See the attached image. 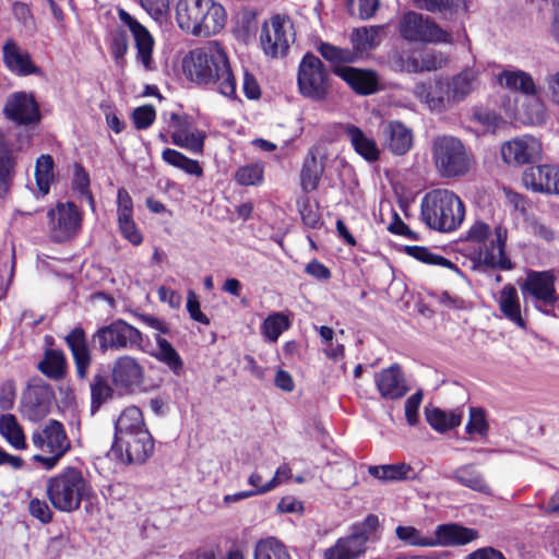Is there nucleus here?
Segmentation results:
<instances>
[{
    "instance_id": "obj_11",
    "label": "nucleus",
    "mask_w": 559,
    "mask_h": 559,
    "mask_svg": "<svg viewBox=\"0 0 559 559\" xmlns=\"http://www.w3.org/2000/svg\"><path fill=\"white\" fill-rule=\"evenodd\" d=\"M556 280L552 270H530L521 285L523 295L531 297L535 302V308L547 316L554 314L552 308L559 300L555 287Z\"/></svg>"
},
{
    "instance_id": "obj_18",
    "label": "nucleus",
    "mask_w": 559,
    "mask_h": 559,
    "mask_svg": "<svg viewBox=\"0 0 559 559\" xmlns=\"http://www.w3.org/2000/svg\"><path fill=\"white\" fill-rule=\"evenodd\" d=\"M118 16L132 34L136 48L138 61L142 63L145 70L152 71L154 69L152 53L155 43L152 34L126 10L119 9Z\"/></svg>"
},
{
    "instance_id": "obj_48",
    "label": "nucleus",
    "mask_w": 559,
    "mask_h": 559,
    "mask_svg": "<svg viewBox=\"0 0 559 559\" xmlns=\"http://www.w3.org/2000/svg\"><path fill=\"white\" fill-rule=\"evenodd\" d=\"M263 164L253 163L239 167L234 175V179L240 186H259L263 181Z\"/></svg>"
},
{
    "instance_id": "obj_58",
    "label": "nucleus",
    "mask_w": 559,
    "mask_h": 559,
    "mask_svg": "<svg viewBox=\"0 0 559 559\" xmlns=\"http://www.w3.org/2000/svg\"><path fill=\"white\" fill-rule=\"evenodd\" d=\"M204 138L205 135L202 131L192 129L189 133L182 136L181 140L177 136L178 141L175 139V145L185 147L193 153H201L204 145Z\"/></svg>"
},
{
    "instance_id": "obj_53",
    "label": "nucleus",
    "mask_w": 559,
    "mask_h": 559,
    "mask_svg": "<svg viewBox=\"0 0 559 559\" xmlns=\"http://www.w3.org/2000/svg\"><path fill=\"white\" fill-rule=\"evenodd\" d=\"M110 48L117 66L123 67L126 63L124 56L129 48V40L124 31L118 29L112 33Z\"/></svg>"
},
{
    "instance_id": "obj_32",
    "label": "nucleus",
    "mask_w": 559,
    "mask_h": 559,
    "mask_svg": "<svg viewBox=\"0 0 559 559\" xmlns=\"http://www.w3.org/2000/svg\"><path fill=\"white\" fill-rule=\"evenodd\" d=\"M498 305L501 313L518 326L525 329L526 323L521 313V304L516 288L508 284L500 292Z\"/></svg>"
},
{
    "instance_id": "obj_24",
    "label": "nucleus",
    "mask_w": 559,
    "mask_h": 559,
    "mask_svg": "<svg viewBox=\"0 0 559 559\" xmlns=\"http://www.w3.org/2000/svg\"><path fill=\"white\" fill-rule=\"evenodd\" d=\"M334 74L344 80L350 88L359 95H370L379 90V81L376 72L348 66L332 68Z\"/></svg>"
},
{
    "instance_id": "obj_62",
    "label": "nucleus",
    "mask_w": 559,
    "mask_h": 559,
    "mask_svg": "<svg viewBox=\"0 0 559 559\" xmlns=\"http://www.w3.org/2000/svg\"><path fill=\"white\" fill-rule=\"evenodd\" d=\"M119 229L121 235L129 240L132 245L139 246L143 241V237L133 217L118 219Z\"/></svg>"
},
{
    "instance_id": "obj_60",
    "label": "nucleus",
    "mask_w": 559,
    "mask_h": 559,
    "mask_svg": "<svg viewBox=\"0 0 559 559\" xmlns=\"http://www.w3.org/2000/svg\"><path fill=\"white\" fill-rule=\"evenodd\" d=\"M156 111L152 105H144L134 109L132 114L138 130L147 129L155 120Z\"/></svg>"
},
{
    "instance_id": "obj_31",
    "label": "nucleus",
    "mask_w": 559,
    "mask_h": 559,
    "mask_svg": "<svg viewBox=\"0 0 559 559\" xmlns=\"http://www.w3.org/2000/svg\"><path fill=\"white\" fill-rule=\"evenodd\" d=\"M146 430L148 429L144 423L142 411L136 406H129L115 421L114 440Z\"/></svg>"
},
{
    "instance_id": "obj_17",
    "label": "nucleus",
    "mask_w": 559,
    "mask_h": 559,
    "mask_svg": "<svg viewBox=\"0 0 559 559\" xmlns=\"http://www.w3.org/2000/svg\"><path fill=\"white\" fill-rule=\"evenodd\" d=\"M111 381L118 390L133 393L144 382V368L136 358L128 355L120 356L112 362Z\"/></svg>"
},
{
    "instance_id": "obj_41",
    "label": "nucleus",
    "mask_w": 559,
    "mask_h": 559,
    "mask_svg": "<svg viewBox=\"0 0 559 559\" xmlns=\"http://www.w3.org/2000/svg\"><path fill=\"white\" fill-rule=\"evenodd\" d=\"M412 467L406 463L386 464V465H371L368 467V473L384 483L400 481L411 478L408 473Z\"/></svg>"
},
{
    "instance_id": "obj_34",
    "label": "nucleus",
    "mask_w": 559,
    "mask_h": 559,
    "mask_svg": "<svg viewBox=\"0 0 559 559\" xmlns=\"http://www.w3.org/2000/svg\"><path fill=\"white\" fill-rule=\"evenodd\" d=\"M67 367L66 356L62 350L48 348L43 359L38 362L37 369L47 378L60 380L64 377Z\"/></svg>"
},
{
    "instance_id": "obj_59",
    "label": "nucleus",
    "mask_w": 559,
    "mask_h": 559,
    "mask_svg": "<svg viewBox=\"0 0 559 559\" xmlns=\"http://www.w3.org/2000/svg\"><path fill=\"white\" fill-rule=\"evenodd\" d=\"M169 127L174 129V132L171 133V140L174 144L175 139L178 141L177 136H179L181 140L182 136H185L193 129L192 122L188 116H180L175 112L170 114Z\"/></svg>"
},
{
    "instance_id": "obj_28",
    "label": "nucleus",
    "mask_w": 559,
    "mask_h": 559,
    "mask_svg": "<svg viewBox=\"0 0 559 559\" xmlns=\"http://www.w3.org/2000/svg\"><path fill=\"white\" fill-rule=\"evenodd\" d=\"M345 134L354 151L368 163L378 162L380 158V150L376 141L369 138L365 132L354 124H348L345 128Z\"/></svg>"
},
{
    "instance_id": "obj_49",
    "label": "nucleus",
    "mask_w": 559,
    "mask_h": 559,
    "mask_svg": "<svg viewBox=\"0 0 559 559\" xmlns=\"http://www.w3.org/2000/svg\"><path fill=\"white\" fill-rule=\"evenodd\" d=\"M288 317L282 312L269 316L262 324V333L271 341L276 342L280 335L289 328Z\"/></svg>"
},
{
    "instance_id": "obj_27",
    "label": "nucleus",
    "mask_w": 559,
    "mask_h": 559,
    "mask_svg": "<svg viewBox=\"0 0 559 559\" xmlns=\"http://www.w3.org/2000/svg\"><path fill=\"white\" fill-rule=\"evenodd\" d=\"M414 96L430 110L441 111L445 107V86L441 80L418 82L413 88Z\"/></svg>"
},
{
    "instance_id": "obj_61",
    "label": "nucleus",
    "mask_w": 559,
    "mask_h": 559,
    "mask_svg": "<svg viewBox=\"0 0 559 559\" xmlns=\"http://www.w3.org/2000/svg\"><path fill=\"white\" fill-rule=\"evenodd\" d=\"M424 393L418 390L405 401V418L409 426H416L418 424V409L423 402Z\"/></svg>"
},
{
    "instance_id": "obj_52",
    "label": "nucleus",
    "mask_w": 559,
    "mask_h": 559,
    "mask_svg": "<svg viewBox=\"0 0 559 559\" xmlns=\"http://www.w3.org/2000/svg\"><path fill=\"white\" fill-rule=\"evenodd\" d=\"M378 32L376 28L361 27L357 28L352 34V41L358 51H367L376 46V38Z\"/></svg>"
},
{
    "instance_id": "obj_23",
    "label": "nucleus",
    "mask_w": 559,
    "mask_h": 559,
    "mask_svg": "<svg viewBox=\"0 0 559 559\" xmlns=\"http://www.w3.org/2000/svg\"><path fill=\"white\" fill-rule=\"evenodd\" d=\"M383 146L396 156H403L413 147V130L399 120L386 122L382 129Z\"/></svg>"
},
{
    "instance_id": "obj_19",
    "label": "nucleus",
    "mask_w": 559,
    "mask_h": 559,
    "mask_svg": "<svg viewBox=\"0 0 559 559\" xmlns=\"http://www.w3.org/2000/svg\"><path fill=\"white\" fill-rule=\"evenodd\" d=\"M540 153V142L532 135L515 138L506 142L501 147L503 160L513 166L532 163Z\"/></svg>"
},
{
    "instance_id": "obj_46",
    "label": "nucleus",
    "mask_w": 559,
    "mask_h": 559,
    "mask_svg": "<svg viewBox=\"0 0 559 559\" xmlns=\"http://www.w3.org/2000/svg\"><path fill=\"white\" fill-rule=\"evenodd\" d=\"M523 122L527 124H543L546 121V111L543 102L536 95L527 96L522 105Z\"/></svg>"
},
{
    "instance_id": "obj_25",
    "label": "nucleus",
    "mask_w": 559,
    "mask_h": 559,
    "mask_svg": "<svg viewBox=\"0 0 559 559\" xmlns=\"http://www.w3.org/2000/svg\"><path fill=\"white\" fill-rule=\"evenodd\" d=\"M433 547H457L467 545L479 537L475 528L457 523L440 524L433 532Z\"/></svg>"
},
{
    "instance_id": "obj_7",
    "label": "nucleus",
    "mask_w": 559,
    "mask_h": 559,
    "mask_svg": "<svg viewBox=\"0 0 559 559\" xmlns=\"http://www.w3.org/2000/svg\"><path fill=\"white\" fill-rule=\"evenodd\" d=\"M432 158L443 178L464 176L469 170V156L461 140L451 135L437 136L432 142Z\"/></svg>"
},
{
    "instance_id": "obj_26",
    "label": "nucleus",
    "mask_w": 559,
    "mask_h": 559,
    "mask_svg": "<svg viewBox=\"0 0 559 559\" xmlns=\"http://www.w3.org/2000/svg\"><path fill=\"white\" fill-rule=\"evenodd\" d=\"M3 61L7 68L19 76L31 74L41 75L40 68L34 64L27 51H23L13 39L5 41L2 48Z\"/></svg>"
},
{
    "instance_id": "obj_4",
    "label": "nucleus",
    "mask_w": 559,
    "mask_h": 559,
    "mask_svg": "<svg viewBox=\"0 0 559 559\" xmlns=\"http://www.w3.org/2000/svg\"><path fill=\"white\" fill-rule=\"evenodd\" d=\"M46 493L57 511L71 513L79 510L82 500L90 496L91 486L80 469L67 467L47 479Z\"/></svg>"
},
{
    "instance_id": "obj_35",
    "label": "nucleus",
    "mask_w": 559,
    "mask_h": 559,
    "mask_svg": "<svg viewBox=\"0 0 559 559\" xmlns=\"http://www.w3.org/2000/svg\"><path fill=\"white\" fill-rule=\"evenodd\" d=\"M452 478L460 485L474 491L486 495L491 492L490 486L487 484L483 473L477 471L472 464L457 467L454 471Z\"/></svg>"
},
{
    "instance_id": "obj_2",
    "label": "nucleus",
    "mask_w": 559,
    "mask_h": 559,
    "mask_svg": "<svg viewBox=\"0 0 559 559\" xmlns=\"http://www.w3.org/2000/svg\"><path fill=\"white\" fill-rule=\"evenodd\" d=\"M176 21L187 34L209 37L223 29L226 11L214 0H179L176 4Z\"/></svg>"
},
{
    "instance_id": "obj_10",
    "label": "nucleus",
    "mask_w": 559,
    "mask_h": 559,
    "mask_svg": "<svg viewBox=\"0 0 559 559\" xmlns=\"http://www.w3.org/2000/svg\"><path fill=\"white\" fill-rule=\"evenodd\" d=\"M297 83L302 96L317 102L325 99L331 88L325 66L311 52H307L299 63Z\"/></svg>"
},
{
    "instance_id": "obj_36",
    "label": "nucleus",
    "mask_w": 559,
    "mask_h": 559,
    "mask_svg": "<svg viewBox=\"0 0 559 559\" xmlns=\"http://www.w3.org/2000/svg\"><path fill=\"white\" fill-rule=\"evenodd\" d=\"M157 349L151 353L156 360L166 365L174 374L180 376L183 369V361L174 346L159 334L155 336Z\"/></svg>"
},
{
    "instance_id": "obj_38",
    "label": "nucleus",
    "mask_w": 559,
    "mask_h": 559,
    "mask_svg": "<svg viewBox=\"0 0 559 559\" xmlns=\"http://www.w3.org/2000/svg\"><path fill=\"white\" fill-rule=\"evenodd\" d=\"M504 81V85L512 90L521 92L525 96L536 95L537 87L533 81L531 74L516 70H506L500 74V82Z\"/></svg>"
},
{
    "instance_id": "obj_57",
    "label": "nucleus",
    "mask_w": 559,
    "mask_h": 559,
    "mask_svg": "<svg viewBox=\"0 0 559 559\" xmlns=\"http://www.w3.org/2000/svg\"><path fill=\"white\" fill-rule=\"evenodd\" d=\"M445 59L441 52L426 51L418 55V73L436 71L443 67Z\"/></svg>"
},
{
    "instance_id": "obj_44",
    "label": "nucleus",
    "mask_w": 559,
    "mask_h": 559,
    "mask_svg": "<svg viewBox=\"0 0 559 559\" xmlns=\"http://www.w3.org/2000/svg\"><path fill=\"white\" fill-rule=\"evenodd\" d=\"M405 252L414 259L431 265H440L450 270L459 271L457 266L449 259L436 254L426 247L421 246H406Z\"/></svg>"
},
{
    "instance_id": "obj_1",
    "label": "nucleus",
    "mask_w": 559,
    "mask_h": 559,
    "mask_svg": "<svg viewBox=\"0 0 559 559\" xmlns=\"http://www.w3.org/2000/svg\"><path fill=\"white\" fill-rule=\"evenodd\" d=\"M183 73L199 85L216 88L223 96L237 98V83L228 57L218 45L191 50L182 60Z\"/></svg>"
},
{
    "instance_id": "obj_54",
    "label": "nucleus",
    "mask_w": 559,
    "mask_h": 559,
    "mask_svg": "<svg viewBox=\"0 0 559 559\" xmlns=\"http://www.w3.org/2000/svg\"><path fill=\"white\" fill-rule=\"evenodd\" d=\"M488 423L485 417V412L481 408L471 407L469 418L466 424L465 430L467 433H478L479 436H487Z\"/></svg>"
},
{
    "instance_id": "obj_29",
    "label": "nucleus",
    "mask_w": 559,
    "mask_h": 559,
    "mask_svg": "<svg viewBox=\"0 0 559 559\" xmlns=\"http://www.w3.org/2000/svg\"><path fill=\"white\" fill-rule=\"evenodd\" d=\"M16 158L5 134L0 131V198H4L12 185Z\"/></svg>"
},
{
    "instance_id": "obj_47",
    "label": "nucleus",
    "mask_w": 559,
    "mask_h": 559,
    "mask_svg": "<svg viewBox=\"0 0 559 559\" xmlns=\"http://www.w3.org/2000/svg\"><path fill=\"white\" fill-rule=\"evenodd\" d=\"M53 177V159L50 155H40L36 160L35 178L38 189L48 193Z\"/></svg>"
},
{
    "instance_id": "obj_39",
    "label": "nucleus",
    "mask_w": 559,
    "mask_h": 559,
    "mask_svg": "<svg viewBox=\"0 0 559 559\" xmlns=\"http://www.w3.org/2000/svg\"><path fill=\"white\" fill-rule=\"evenodd\" d=\"M0 433L15 449H26L24 431L13 414L0 416Z\"/></svg>"
},
{
    "instance_id": "obj_43",
    "label": "nucleus",
    "mask_w": 559,
    "mask_h": 559,
    "mask_svg": "<svg viewBox=\"0 0 559 559\" xmlns=\"http://www.w3.org/2000/svg\"><path fill=\"white\" fill-rule=\"evenodd\" d=\"M162 157L165 163L183 170L188 175L195 177L203 176V169L199 162L187 157L179 151L165 148L162 153Z\"/></svg>"
},
{
    "instance_id": "obj_13",
    "label": "nucleus",
    "mask_w": 559,
    "mask_h": 559,
    "mask_svg": "<svg viewBox=\"0 0 559 559\" xmlns=\"http://www.w3.org/2000/svg\"><path fill=\"white\" fill-rule=\"evenodd\" d=\"M400 35L409 43H444L448 34L431 19L417 12H407L400 21Z\"/></svg>"
},
{
    "instance_id": "obj_6",
    "label": "nucleus",
    "mask_w": 559,
    "mask_h": 559,
    "mask_svg": "<svg viewBox=\"0 0 559 559\" xmlns=\"http://www.w3.org/2000/svg\"><path fill=\"white\" fill-rule=\"evenodd\" d=\"M32 442L36 449L49 454H35L33 456L35 462L41 464L48 471L53 468L71 448L63 425L56 419H49L43 428L36 429L32 435Z\"/></svg>"
},
{
    "instance_id": "obj_3",
    "label": "nucleus",
    "mask_w": 559,
    "mask_h": 559,
    "mask_svg": "<svg viewBox=\"0 0 559 559\" xmlns=\"http://www.w3.org/2000/svg\"><path fill=\"white\" fill-rule=\"evenodd\" d=\"M423 222L441 233L456 230L464 221L463 201L448 189H435L425 194L420 203Z\"/></svg>"
},
{
    "instance_id": "obj_5",
    "label": "nucleus",
    "mask_w": 559,
    "mask_h": 559,
    "mask_svg": "<svg viewBox=\"0 0 559 559\" xmlns=\"http://www.w3.org/2000/svg\"><path fill=\"white\" fill-rule=\"evenodd\" d=\"M2 114L7 120L23 128L16 134L17 150L22 151L29 145L33 130L41 120L38 103L32 94L14 92L7 98Z\"/></svg>"
},
{
    "instance_id": "obj_14",
    "label": "nucleus",
    "mask_w": 559,
    "mask_h": 559,
    "mask_svg": "<svg viewBox=\"0 0 559 559\" xmlns=\"http://www.w3.org/2000/svg\"><path fill=\"white\" fill-rule=\"evenodd\" d=\"M493 233L495 239L489 243H484V249H479L474 262L483 271H510L514 264L506 253L508 230L499 224L495 227Z\"/></svg>"
},
{
    "instance_id": "obj_30",
    "label": "nucleus",
    "mask_w": 559,
    "mask_h": 559,
    "mask_svg": "<svg viewBox=\"0 0 559 559\" xmlns=\"http://www.w3.org/2000/svg\"><path fill=\"white\" fill-rule=\"evenodd\" d=\"M91 413L94 415L100 407L112 400L115 390L109 383L106 370L103 367L96 369L91 383Z\"/></svg>"
},
{
    "instance_id": "obj_8",
    "label": "nucleus",
    "mask_w": 559,
    "mask_h": 559,
    "mask_svg": "<svg viewBox=\"0 0 559 559\" xmlns=\"http://www.w3.org/2000/svg\"><path fill=\"white\" fill-rule=\"evenodd\" d=\"M379 519L376 514H368L361 522L350 527L348 535L340 537L335 544L326 548L323 559H358L367 550V543L376 534Z\"/></svg>"
},
{
    "instance_id": "obj_63",
    "label": "nucleus",
    "mask_w": 559,
    "mask_h": 559,
    "mask_svg": "<svg viewBox=\"0 0 559 559\" xmlns=\"http://www.w3.org/2000/svg\"><path fill=\"white\" fill-rule=\"evenodd\" d=\"M491 234V228L483 221H476L466 231L465 239L471 242L485 243Z\"/></svg>"
},
{
    "instance_id": "obj_15",
    "label": "nucleus",
    "mask_w": 559,
    "mask_h": 559,
    "mask_svg": "<svg viewBox=\"0 0 559 559\" xmlns=\"http://www.w3.org/2000/svg\"><path fill=\"white\" fill-rule=\"evenodd\" d=\"M154 452V439L148 430L114 440L111 453L123 463L142 464Z\"/></svg>"
},
{
    "instance_id": "obj_9",
    "label": "nucleus",
    "mask_w": 559,
    "mask_h": 559,
    "mask_svg": "<svg viewBox=\"0 0 559 559\" xmlns=\"http://www.w3.org/2000/svg\"><path fill=\"white\" fill-rule=\"evenodd\" d=\"M93 343L102 354L128 349H143L144 336L135 326L122 319H116L98 328L92 335Z\"/></svg>"
},
{
    "instance_id": "obj_33",
    "label": "nucleus",
    "mask_w": 559,
    "mask_h": 559,
    "mask_svg": "<svg viewBox=\"0 0 559 559\" xmlns=\"http://www.w3.org/2000/svg\"><path fill=\"white\" fill-rule=\"evenodd\" d=\"M324 173V162L318 159L312 151L306 156L300 171V185L304 192L309 193L319 186Z\"/></svg>"
},
{
    "instance_id": "obj_37",
    "label": "nucleus",
    "mask_w": 559,
    "mask_h": 559,
    "mask_svg": "<svg viewBox=\"0 0 559 559\" xmlns=\"http://www.w3.org/2000/svg\"><path fill=\"white\" fill-rule=\"evenodd\" d=\"M426 420L438 432H445L457 426L462 420V412L451 411L445 412L441 408H426Z\"/></svg>"
},
{
    "instance_id": "obj_45",
    "label": "nucleus",
    "mask_w": 559,
    "mask_h": 559,
    "mask_svg": "<svg viewBox=\"0 0 559 559\" xmlns=\"http://www.w3.org/2000/svg\"><path fill=\"white\" fill-rule=\"evenodd\" d=\"M477 73L473 69H466L455 75L448 87H451L452 97L454 100H462L467 94H469L476 83Z\"/></svg>"
},
{
    "instance_id": "obj_22",
    "label": "nucleus",
    "mask_w": 559,
    "mask_h": 559,
    "mask_svg": "<svg viewBox=\"0 0 559 559\" xmlns=\"http://www.w3.org/2000/svg\"><path fill=\"white\" fill-rule=\"evenodd\" d=\"M374 382L381 397L385 400H399L408 392L404 373L397 364L377 372Z\"/></svg>"
},
{
    "instance_id": "obj_21",
    "label": "nucleus",
    "mask_w": 559,
    "mask_h": 559,
    "mask_svg": "<svg viewBox=\"0 0 559 559\" xmlns=\"http://www.w3.org/2000/svg\"><path fill=\"white\" fill-rule=\"evenodd\" d=\"M64 341L72 354L78 379L86 380L92 365V354L84 329L75 326L66 335Z\"/></svg>"
},
{
    "instance_id": "obj_51",
    "label": "nucleus",
    "mask_w": 559,
    "mask_h": 559,
    "mask_svg": "<svg viewBox=\"0 0 559 559\" xmlns=\"http://www.w3.org/2000/svg\"><path fill=\"white\" fill-rule=\"evenodd\" d=\"M174 0H139L141 8L155 21L165 20Z\"/></svg>"
},
{
    "instance_id": "obj_12",
    "label": "nucleus",
    "mask_w": 559,
    "mask_h": 559,
    "mask_svg": "<svg viewBox=\"0 0 559 559\" xmlns=\"http://www.w3.org/2000/svg\"><path fill=\"white\" fill-rule=\"evenodd\" d=\"M48 230L53 242L73 239L81 230L82 214L73 202H59L47 213Z\"/></svg>"
},
{
    "instance_id": "obj_56",
    "label": "nucleus",
    "mask_w": 559,
    "mask_h": 559,
    "mask_svg": "<svg viewBox=\"0 0 559 559\" xmlns=\"http://www.w3.org/2000/svg\"><path fill=\"white\" fill-rule=\"evenodd\" d=\"M392 61L395 70L406 73H418V55L414 52H396Z\"/></svg>"
},
{
    "instance_id": "obj_64",
    "label": "nucleus",
    "mask_w": 559,
    "mask_h": 559,
    "mask_svg": "<svg viewBox=\"0 0 559 559\" xmlns=\"http://www.w3.org/2000/svg\"><path fill=\"white\" fill-rule=\"evenodd\" d=\"M28 511L32 516L47 524L52 520V512L46 501L34 498L29 501Z\"/></svg>"
},
{
    "instance_id": "obj_20",
    "label": "nucleus",
    "mask_w": 559,
    "mask_h": 559,
    "mask_svg": "<svg viewBox=\"0 0 559 559\" xmlns=\"http://www.w3.org/2000/svg\"><path fill=\"white\" fill-rule=\"evenodd\" d=\"M522 182L534 192L559 194V167L530 166L523 171Z\"/></svg>"
},
{
    "instance_id": "obj_16",
    "label": "nucleus",
    "mask_w": 559,
    "mask_h": 559,
    "mask_svg": "<svg viewBox=\"0 0 559 559\" xmlns=\"http://www.w3.org/2000/svg\"><path fill=\"white\" fill-rule=\"evenodd\" d=\"M287 27H290L289 20L281 15L264 22L260 32V44L266 56L277 58L286 53L289 48Z\"/></svg>"
},
{
    "instance_id": "obj_42",
    "label": "nucleus",
    "mask_w": 559,
    "mask_h": 559,
    "mask_svg": "<svg viewBox=\"0 0 559 559\" xmlns=\"http://www.w3.org/2000/svg\"><path fill=\"white\" fill-rule=\"evenodd\" d=\"M253 559H292V557L280 539L267 537L255 544Z\"/></svg>"
},
{
    "instance_id": "obj_55",
    "label": "nucleus",
    "mask_w": 559,
    "mask_h": 559,
    "mask_svg": "<svg viewBox=\"0 0 559 559\" xmlns=\"http://www.w3.org/2000/svg\"><path fill=\"white\" fill-rule=\"evenodd\" d=\"M74 187L94 210V198L90 190V176L81 165L74 168Z\"/></svg>"
},
{
    "instance_id": "obj_50",
    "label": "nucleus",
    "mask_w": 559,
    "mask_h": 559,
    "mask_svg": "<svg viewBox=\"0 0 559 559\" xmlns=\"http://www.w3.org/2000/svg\"><path fill=\"white\" fill-rule=\"evenodd\" d=\"M318 50L326 61L334 64L333 68L341 66V63L353 62L355 60V53L353 51L329 43H321Z\"/></svg>"
},
{
    "instance_id": "obj_40",
    "label": "nucleus",
    "mask_w": 559,
    "mask_h": 559,
    "mask_svg": "<svg viewBox=\"0 0 559 559\" xmlns=\"http://www.w3.org/2000/svg\"><path fill=\"white\" fill-rule=\"evenodd\" d=\"M395 536L404 545L409 547L432 548L433 536L426 535L421 530L412 525H397Z\"/></svg>"
}]
</instances>
